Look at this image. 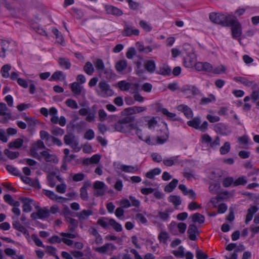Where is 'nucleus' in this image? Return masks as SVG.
Instances as JSON below:
<instances>
[{
	"label": "nucleus",
	"instance_id": "obj_1",
	"mask_svg": "<svg viewBox=\"0 0 259 259\" xmlns=\"http://www.w3.org/2000/svg\"><path fill=\"white\" fill-rule=\"evenodd\" d=\"M209 19L213 23L222 26H229L232 16L229 14L211 13L209 14Z\"/></svg>",
	"mask_w": 259,
	"mask_h": 259
},
{
	"label": "nucleus",
	"instance_id": "obj_2",
	"mask_svg": "<svg viewBox=\"0 0 259 259\" xmlns=\"http://www.w3.org/2000/svg\"><path fill=\"white\" fill-rule=\"evenodd\" d=\"M46 148L44 143L41 140H38L36 143L32 144L30 149V154L33 157L40 160L41 156L37 152V151L39 149H42Z\"/></svg>",
	"mask_w": 259,
	"mask_h": 259
},
{
	"label": "nucleus",
	"instance_id": "obj_3",
	"mask_svg": "<svg viewBox=\"0 0 259 259\" xmlns=\"http://www.w3.org/2000/svg\"><path fill=\"white\" fill-rule=\"evenodd\" d=\"M64 141L65 144L70 146L73 149L75 150L77 149V151H79L80 150V148H78V142L73 134L65 135Z\"/></svg>",
	"mask_w": 259,
	"mask_h": 259
},
{
	"label": "nucleus",
	"instance_id": "obj_4",
	"mask_svg": "<svg viewBox=\"0 0 259 259\" xmlns=\"http://www.w3.org/2000/svg\"><path fill=\"white\" fill-rule=\"evenodd\" d=\"M229 26L231 28L232 36L234 38H237L241 35V26L239 22L232 18L230 21Z\"/></svg>",
	"mask_w": 259,
	"mask_h": 259
},
{
	"label": "nucleus",
	"instance_id": "obj_5",
	"mask_svg": "<svg viewBox=\"0 0 259 259\" xmlns=\"http://www.w3.org/2000/svg\"><path fill=\"white\" fill-rule=\"evenodd\" d=\"M140 32L139 29L136 28L132 25L126 23L124 26V29L122 32V35L123 36L130 37L132 35L138 36Z\"/></svg>",
	"mask_w": 259,
	"mask_h": 259
},
{
	"label": "nucleus",
	"instance_id": "obj_6",
	"mask_svg": "<svg viewBox=\"0 0 259 259\" xmlns=\"http://www.w3.org/2000/svg\"><path fill=\"white\" fill-rule=\"evenodd\" d=\"M214 130L216 133L223 136L229 135L231 133V128L223 123H217L214 126Z\"/></svg>",
	"mask_w": 259,
	"mask_h": 259
},
{
	"label": "nucleus",
	"instance_id": "obj_7",
	"mask_svg": "<svg viewBox=\"0 0 259 259\" xmlns=\"http://www.w3.org/2000/svg\"><path fill=\"white\" fill-rule=\"evenodd\" d=\"M98 86L102 92V97L111 96L113 94V91L110 89L109 85L105 81H101Z\"/></svg>",
	"mask_w": 259,
	"mask_h": 259
},
{
	"label": "nucleus",
	"instance_id": "obj_8",
	"mask_svg": "<svg viewBox=\"0 0 259 259\" xmlns=\"http://www.w3.org/2000/svg\"><path fill=\"white\" fill-rule=\"evenodd\" d=\"M145 107L133 106L125 108L122 111V114H130L132 116L133 114L139 113L146 110Z\"/></svg>",
	"mask_w": 259,
	"mask_h": 259
},
{
	"label": "nucleus",
	"instance_id": "obj_9",
	"mask_svg": "<svg viewBox=\"0 0 259 259\" xmlns=\"http://www.w3.org/2000/svg\"><path fill=\"white\" fill-rule=\"evenodd\" d=\"M117 85L118 88L121 91H128L131 89V86L133 85L134 87L133 92L137 91L139 87V83H131L130 82H127L125 80H121L119 81L117 83Z\"/></svg>",
	"mask_w": 259,
	"mask_h": 259
},
{
	"label": "nucleus",
	"instance_id": "obj_10",
	"mask_svg": "<svg viewBox=\"0 0 259 259\" xmlns=\"http://www.w3.org/2000/svg\"><path fill=\"white\" fill-rule=\"evenodd\" d=\"M19 199L23 203L22 206L23 211L25 212H29L32 211L33 200L27 197H20Z\"/></svg>",
	"mask_w": 259,
	"mask_h": 259
},
{
	"label": "nucleus",
	"instance_id": "obj_11",
	"mask_svg": "<svg viewBox=\"0 0 259 259\" xmlns=\"http://www.w3.org/2000/svg\"><path fill=\"white\" fill-rule=\"evenodd\" d=\"M8 110L6 104L4 103H0V116H4V117L0 119L1 122L5 123L7 122L8 119L11 118V114L7 113L6 111Z\"/></svg>",
	"mask_w": 259,
	"mask_h": 259
},
{
	"label": "nucleus",
	"instance_id": "obj_12",
	"mask_svg": "<svg viewBox=\"0 0 259 259\" xmlns=\"http://www.w3.org/2000/svg\"><path fill=\"white\" fill-rule=\"evenodd\" d=\"M189 234V238L191 240L195 241L197 240V236L199 235V232L196 226L194 224H190L187 230Z\"/></svg>",
	"mask_w": 259,
	"mask_h": 259
},
{
	"label": "nucleus",
	"instance_id": "obj_13",
	"mask_svg": "<svg viewBox=\"0 0 259 259\" xmlns=\"http://www.w3.org/2000/svg\"><path fill=\"white\" fill-rule=\"evenodd\" d=\"M195 69L199 71H205L210 72L212 71V66L208 62H199L195 64Z\"/></svg>",
	"mask_w": 259,
	"mask_h": 259
},
{
	"label": "nucleus",
	"instance_id": "obj_14",
	"mask_svg": "<svg viewBox=\"0 0 259 259\" xmlns=\"http://www.w3.org/2000/svg\"><path fill=\"white\" fill-rule=\"evenodd\" d=\"M105 9L106 13L109 15H112L117 17L123 15L122 10L111 5H106L105 6Z\"/></svg>",
	"mask_w": 259,
	"mask_h": 259
},
{
	"label": "nucleus",
	"instance_id": "obj_15",
	"mask_svg": "<svg viewBox=\"0 0 259 259\" xmlns=\"http://www.w3.org/2000/svg\"><path fill=\"white\" fill-rule=\"evenodd\" d=\"M144 67L145 71H147L150 74L156 72V64L153 60H146L144 63Z\"/></svg>",
	"mask_w": 259,
	"mask_h": 259
},
{
	"label": "nucleus",
	"instance_id": "obj_16",
	"mask_svg": "<svg viewBox=\"0 0 259 259\" xmlns=\"http://www.w3.org/2000/svg\"><path fill=\"white\" fill-rule=\"evenodd\" d=\"M196 56L194 53H192L190 55H188L185 58L183 61V64L187 68H191L193 66L195 67Z\"/></svg>",
	"mask_w": 259,
	"mask_h": 259
},
{
	"label": "nucleus",
	"instance_id": "obj_17",
	"mask_svg": "<svg viewBox=\"0 0 259 259\" xmlns=\"http://www.w3.org/2000/svg\"><path fill=\"white\" fill-rule=\"evenodd\" d=\"M48 150L43 151L40 153V155L41 157L45 158V160L46 162H53L57 163L58 162V159L57 156L54 154H51L49 153Z\"/></svg>",
	"mask_w": 259,
	"mask_h": 259
},
{
	"label": "nucleus",
	"instance_id": "obj_18",
	"mask_svg": "<svg viewBox=\"0 0 259 259\" xmlns=\"http://www.w3.org/2000/svg\"><path fill=\"white\" fill-rule=\"evenodd\" d=\"M114 128L116 131L122 133L129 132L128 125L119 120L116 123L113 125Z\"/></svg>",
	"mask_w": 259,
	"mask_h": 259
},
{
	"label": "nucleus",
	"instance_id": "obj_19",
	"mask_svg": "<svg viewBox=\"0 0 259 259\" xmlns=\"http://www.w3.org/2000/svg\"><path fill=\"white\" fill-rule=\"evenodd\" d=\"M171 70L170 67L166 64H163L159 67L156 71V73L163 76H169L171 74Z\"/></svg>",
	"mask_w": 259,
	"mask_h": 259
},
{
	"label": "nucleus",
	"instance_id": "obj_20",
	"mask_svg": "<svg viewBox=\"0 0 259 259\" xmlns=\"http://www.w3.org/2000/svg\"><path fill=\"white\" fill-rule=\"evenodd\" d=\"M234 80L239 81L247 87H251L252 89L257 88V84L253 81H250L243 77H235Z\"/></svg>",
	"mask_w": 259,
	"mask_h": 259
},
{
	"label": "nucleus",
	"instance_id": "obj_21",
	"mask_svg": "<svg viewBox=\"0 0 259 259\" xmlns=\"http://www.w3.org/2000/svg\"><path fill=\"white\" fill-rule=\"evenodd\" d=\"M59 65L63 69H69L71 66V63L68 58L60 57L58 59Z\"/></svg>",
	"mask_w": 259,
	"mask_h": 259
},
{
	"label": "nucleus",
	"instance_id": "obj_22",
	"mask_svg": "<svg viewBox=\"0 0 259 259\" xmlns=\"http://www.w3.org/2000/svg\"><path fill=\"white\" fill-rule=\"evenodd\" d=\"M177 109L182 111L187 118H192L193 116V112L192 110L187 105L181 104L178 106Z\"/></svg>",
	"mask_w": 259,
	"mask_h": 259
},
{
	"label": "nucleus",
	"instance_id": "obj_23",
	"mask_svg": "<svg viewBox=\"0 0 259 259\" xmlns=\"http://www.w3.org/2000/svg\"><path fill=\"white\" fill-rule=\"evenodd\" d=\"M93 214V212L92 210L90 209H84L79 212H77L76 213V217L80 222H83L84 220H87L89 217Z\"/></svg>",
	"mask_w": 259,
	"mask_h": 259
},
{
	"label": "nucleus",
	"instance_id": "obj_24",
	"mask_svg": "<svg viewBox=\"0 0 259 259\" xmlns=\"http://www.w3.org/2000/svg\"><path fill=\"white\" fill-rule=\"evenodd\" d=\"M4 252L7 255L11 257L12 259H24V255H18L16 251L12 248H7L5 249Z\"/></svg>",
	"mask_w": 259,
	"mask_h": 259
},
{
	"label": "nucleus",
	"instance_id": "obj_25",
	"mask_svg": "<svg viewBox=\"0 0 259 259\" xmlns=\"http://www.w3.org/2000/svg\"><path fill=\"white\" fill-rule=\"evenodd\" d=\"M66 79V76L64 74V73L62 71H57L55 72L51 76V78L49 79L50 81L51 80H65Z\"/></svg>",
	"mask_w": 259,
	"mask_h": 259
},
{
	"label": "nucleus",
	"instance_id": "obj_26",
	"mask_svg": "<svg viewBox=\"0 0 259 259\" xmlns=\"http://www.w3.org/2000/svg\"><path fill=\"white\" fill-rule=\"evenodd\" d=\"M178 183V180L176 179H174L168 184L165 186L164 191L167 193L172 192L177 187Z\"/></svg>",
	"mask_w": 259,
	"mask_h": 259
},
{
	"label": "nucleus",
	"instance_id": "obj_27",
	"mask_svg": "<svg viewBox=\"0 0 259 259\" xmlns=\"http://www.w3.org/2000/svg\"><path fill=\"white\" fill-rule=\"evenodd\" d=\"M38 218L39 219H45L48 218L50 215V211L46 207L44 208H39L37 210Z\"/></svg>",
	"mask_w": 259,
	"mask_h": 259
},
{
	"label": "nucleus",
	"instance_id": "obj_28",
	"mask_svg": "<svg viewBox=\"0 0 259 259\" xmlns=\"http://www.w3.org/2000/svg\"><path fill=\"white\" fill-rule=\"evenodd\" d=\"M70 88L71 91L75 95H79L81 93L82 88L79 82H74L71 84Z\"/></svg>",
	"mask_w": 259,
	"mask_h": 259
},
{
	"label": "nucleus",
	"instance_id": "obj_29",
	"mask_svg": "<svg viewBox=\"0 0 259 259\" xmlns=\"http://www.w3.org/2000/svg\"><path fill=\"white\" fill-rule=\"evenodd\" d=\"M191 218L193 223L198 222L199 224H203L205 221L204 216L198 212H196L191 215Z\"/></svg>",
	"mask_w": 259,
	"mask_h": 259
},
{
	"label": "nucleus",
	"instance_id": "obj_30",
	"mask_svg": "<svg viewBox=\"0 0 259 259\" xmlns=\"http://www.w3.org/2000/svg\"><path fill=\"white\" fill-rule=\"evenodd\" d=\"M23 140L21 138H18L14 141L11 142L9 144L10 148L19 149L22 146Z\"/></svg>",
	"mask_w": 259,
	"mask_h": 259
},
{
	"label": "nucleus",
	"instance_id": "obj_31",
	"mask_svg": "<svg viewBox=\"0 0 259 259\" xmlns=\"http://www.w3.org/2000/svg\"><path fill=\"white\" fill-rule=\"evenodd\" d=\"M97 70L99 72H104L105 74L107 73V70H104L105 66L103 61L100 59H97L96 62L94 63Z\"/></svg>",
	"mask_w": 259,
	"mask_h": 259
},
{
	"label": "nucleus",
	"instance_id": "obj_32",
	"mask_svg": "<svg viewBox=\"0 0 259 259\" xmlns=\"http://www.w3.org/2000/svg\"><path fill=\"white\" fill-rule=\"evenodd\" d=\"M52 32L56 36V38L57 39V42L60 43L61 45H64V39L62 33L56 28L53 29Z\"/></svg>",
	"mask_w": 259,
	"mask_h": 259
},
{
	"label": "nucleus",
	"instance_id": "obj_33",
	"mask_svg": "<svg viewBox=\"0 0 259 259\" xmlns=\"http://www.w3.org/2000/svg\"><path fill=\"white\" fill-rule=\"evenodd\" d=\"M168 200L171 202L175 206L180 205L182 203L181 197L177 195H170L168 198Z\"/></svg>",
	"mask_w": 259,
	"mask_h": 259
},
{
	"label": "nucleus",
	"instance_id": "obj_34",
	"mask_svg": "<svg viewBox=\"0 0 259 259\" xmlns=\"http://www.w3.org/2000/svg\"><path fill=\"white\" fill-rule=\"evenodd\" d=\"M201 123V121L199 118L195 117L192 120H189L187 122V124L192 127L196 129L199 128V125Z\"/></svg>",
	"mask_w": 259,
	"mask_h": 259
},
{
	"label": "nucleus",
	"instance_id": "obj_35",
	"mask_svg": "<svg viewBox=\"0 0 259 259\" xmlns=\"http://www.w3.org/2000/svg\"><path fill=\"white\" fill-rule=\"evenodd\" d=\"M84 71L88 75H91L94 72L93 64L89 61L87 62L83 67Z\"/></svg>",
	"mask_w": 259,
	"mask_h": 259
},
{
	"label": "nucleus",
	"instance_id": "obj_36",
	"mask_svg": "<svg viewBox=\"0 0 259 259\" xmlns=\"http://www.w3.org/2000/svg\"><path fill=\"white\" fill-rule=\"evenodd\" d=\"M161 170L159 168H155L146 174V177L149 179H153L156 175L160 174Z\"/></svg>",
	"mask_w": 259,
	"mask_h": 259
},
{
	"label": "nucleus",
	"instance_id": "obj_37",
	"mask_svg": "<svg viewBox=\"0 0 259 259\" xmlns=\"http://www.w3.org/2000/svg\"><path fill=\"white\" fill-rule=\"evenodd\" d=\"M44 193L50 198L51 199L53 200H57L58 199L62 198L61 197H58L54 192L50 190H43Z\"/></svg>",
	"mask_w": 259,
	"mask_h": 259
},
{
	"label": "nucleus",
	"instance_id": "obj_38",
	"mask_svg": "<svg viewBox=\"0 0 259 259\" xmlns=\"http://www.w3.org/2000/svg\"><path fill=\"white\" fill-rule=\"evenodd\" d=\"M220 188L221 186L219 183H213L210 184L209 186V190L211 193L213 194H217L218 193Z\"/></svg>",
	"mask_w": 259,
	"mask_h": 259
},
{
	"label": "nucleus",
	"instance_id": "obj_39",
	"mask_svg": "<svg viewBox=\"0 0 259 259\" xmlns=\"http://www.w3.org/2000/svg\"><path fill=\"white\" fill-rule=\"evenodd\" d=\"M109 224L117 232H120L122 230L121 225L119 223L116 222V221L113 219H110L109 220Z\"/></svg>",
	"mask_w": 259,
	"mask_h": 259
},
{
	"label": "nucleus",
	"instance_id": "obj_40",
	"mask_svg": "<svg viewBox=\"0 0 259 259\" xmlns=\"http://www.w3.org/2000/svg\"><path fill=\"white\" fill-rule=\"evenodd\" d=\"M10 44V42L9 41L5 40L3 39L1 40V46H2V50L3 53H2V54H0L1 57H3V58L5 57V56H6L5 53H6L7 49L9 48Z\"/></svg>",
	"mask_w": 259,
	"mask_h": 259
},
{
	"label": "nucleus",
	"instance_id": "obj_41",
	"mask_svg": "<svg viewBox=\"0 0 259 259\" xmlns=\"http://www.w3.org/2000/svg\"><path fill=\"white\" fill-rule=\"evenodd\" d=\"M127 66V62L125 60H120L118 61L115 65L116 70L121 72L123 71Z\"/></svg>",
	"mask_w": 259,
	"mask_h": 259
},
{
	"label": "nucleus",
	"instance_id": "obj_42",
	"mask_svg": "<svg viewBox=\"0 0 259 259\" xmlns=\"http://www.w3.org/2000/svg\"><path fill=\"white\" fill-rule=\"evenodd\" d=\"M13 228L16 230L23 233L26 228L22 225L18 221H14L12 223Z\"/></svg>",
	"mask_w": 259,
	"mask_h": 259
},
{
	"label": "nucleus",
	"instance_id": "obj_43",
	"mask_svg": "<svg viewBox=\"0 0 259 259\" xmlns=\"http://www.w3.org/2000/svg\"><path fill=\"white\" fill-rule=\"evenodd\" d=\"M11 67L9 64L4 65L1 69L2 75L3 77L7 78L9 76V71L11 70Z\"/></svg>",
	"mask_w": 259,
	"mask_h": 259
},
{
	"label": "nucleus",
	"instance_id": "obj_44",
	"mask_svg": "<svg viewBox=\"0 0 259 259\" xmlns=\"http://www.w3.org/2000/svg\"><path fill=\"white\" fill-rule=\"evenodd\" d=\"M4 153L5 154L11 159H14L17 158L19 155V152H13L7 149L5 150Z\"/></svg>",
	"mask_w": 259,
	"mask_h": 259
},
{
	"label": "nucleus",
	"instance_id": "obj_45",
	"mask_svg": "<svg viewBox=\"0 0 259 259\" xmlns=\"http://www.w3.org/2000/svg\"><path fill=\"white\" fill-rule=\"evenodd\" d=\"M230 143L229 142H226L220 149L221 154L224 155L228 153L230 151Z\"/></svg>",
	"mask_w": 259,
	"mask_h": 259
},
{
	"label": "nucleus",
	"instance_id": "obj_46",
	"mask_svg": "<svg viewBox=\"0 0 259 259\" xmlns=\"http://www.w3.org/2000/svg\"><path fill=\"white\" fill-rule=\"evenodd\" d=\"M178 249V250H173L172 253L177 257H184L185 256L184 248L182 246H180Z\"/></svg>",
	"mask_w": 259,
	"mask_h": 259
},
{
	"label": "nucleus",
	"instance_id": "obj_47",
	"mask_svg": "<svg viewBox=\"0 0 259 259\" xmlns=\"http://www.w3.org/2000/svg\"><path fill=\"white\" fill-rule=\"evenodd\" d=\"M66 105L72 109H76L78 108V105L76 101L71 99H68L65 101Z\"/></svg>",
	"mask_w": 259,
	"mask_h": 259
},
{
	"label": "nucleus",
	"instance_id": "obj_48",
	"mask_svg": "<svg viewBox=\"0 0 259 259\" xmlns=\"http://www.w3.org/2000/svg\"><path fill=\"white\" fill-rule=\"evenodd\" d=\"M247 180L244 176L240 177L234 181L233 185L237 186L239 185H245L247 183Z\"/></svg>",
	"mask_w": 259,
	"mask_h": 259
},
{
	"label": "nucleus",
	"instance_id": "obj_49",
	"mask_svg": "<svg viewBox=\"0 0 259 259\" xmlns=\"http://www.w3.org/2000/svg\"><path fill=\"white\" fill-rule=\"evenodd\" d=\"M120 169L126 172H134L138 170L136 167H134L131 165H122Z\"/></svg>",
	"mask_w": 259,
	"mask_h": 259
},
{
	"label": "nucleus",
	"instance_id": "obj_50",
	"mask_svg": "<svg viewBox=\"0 0 259 259\" xmlns=\"http://www.w3.org/2000/svg\"><path fill=\"white\" fill-rule=\"evenodd\" d=\"M160 111L169 119H174V120H178V119L175 118L176 116V114L174 113L169 112L167 109L162 108Z\"/></svg>",
	"mask_w": 259,
	"mask_h": 259
},
{
	"label": "nucleus",
	"instance_id": "obj_51",
	"mask_svg": "<svg viewBox=\"0 0 259 259\" xmlns=\"http://www.w3.org/2000/svg\"><path fill=\"white\" fill-rule=\"evenodd\" d=\"M6 168L9 172L12 174L14 176H19L21 175L20 171L17 168H16V167H14L12 165H7Z\"/></svg>",
	"mask_w": 259,
	"mask_h": 259
},
{
	"label": "nucleus",
	"instance_id": "obj_52",
	"mask_svg": "<svg viewBox=\"0 0 259 259\" xmlns=\"http://www.w3.org/2000/svg\"><path fill=\"white\" fill-rule=\"evenodd\" d=\"M110 244H109V243H107L102 246L96 247L95 249V250L101 253H105L110 248Z\"/></svg>",
	"mask_w": 259,
	"mask_h": 259
},
{
	"label": "nucleus",
	"instance_id": "obj_53",
	"mask_svg": "<svg viewBox=\"0 0 259 259\" xmlns=\"http://www.w3.org/2000/svg\"><path fill=\"white\" fill-rule=\"evenodd\" d=\"M136 64L137 66L136 69V73L139 76L141 77L145 72L144 69L142 68V62L138 61Z\"/></svg>",
	"mask_w": 259,
	"mask_h": 259
},
{
	"label": "nucleus",
	"instance_id": "obj_54",
	"mask_svg": "<svg viewBox=\"0 0 259 259\" xmlns=\"http://www.w3.org/2000/svg\"><path fill=\"white\" fill-rule=\"evenodd\" d=\"M215 101V97L212 94H210L209 95V97L202 98L201 100V104L203 105H205L211 102L212 101Z\"/></svg>",
	"mask_w": 259,
	"mask_h": 259
},
{
	"label": "nucleus",
	"instance_id": "obj_55",
	"mask_svg": "<svg viewBox=\"0 0 259 259\" xmlns=\"http://www.w3.org/2000/svg\"><path fill=\"white\" fill-rule=\"evenodd\" d=\"M123 115H126V116L125 117L122 118L120 120L127 125L131 122H133L135 119V118L134 116H131L130 114H123Z\"/></svg>",
	"mask_w": 259,
	"mask_h": 259
},
{
	"label": "nucleus",
	"instance_id": "obj_56",
	"mask_svg": "<svg viewBox=\"0 0 259 259\" xmlns=\"http://www.w3.org/2000/svg\"><path fill=\"white\" fill-rule=\"evenodd\" d=\"M158 238L160 242L165 244L169 238V235L166 232H162L159 234Z\"/></svg>",
	"mask_w": 259,
	"mask_h": 259
},
{
	"label": "nucleus",
	"instance_id": "obj_57",
	"mask_svg": "<svg viewBox=\"0 0 259 259\" xmlns=\"http://www.w3.org/2000/svg\"><path fill=\"white\" fill-rule=\"evenodd\" d=\"M51 133L54 136H62L64 134V131L60 127L54 126L51 130Z\"/></svg>",
	"mask_w": 259,
	"mask_h": 259
},
{
	"label": "nucleus",
	"instance_id": "obj_58",
	"mask_svg": "<svg viewBox=\"0 0 259 259\" xmlns=\"http://www.w3.org/2000/svg\"><path fill=\"white\" fill-rule=\"evenodd\" d=\"M139 25L146 31L149 32L152 30V27L150 26L145 21H140L139 22Z\"/></svg>",
	"mask_w": 259,
	"mask_h": 259
},
{
	"label": "nucleus",
	"instance_id": "obj_59",
	"mask_svg": "<svg viewBox=\"0 0 259 259\" xmlns=\"http://www.w3.org/2000/svg\"><path fill=\"white\" fill-rule=\"evenodd\" d=\"M169 137L168 132H167L162 137H157V144H162L166 142Z\"/></svg>",
	"mask_w": 259,
	"mask_h": 259
},
{
	"label": "nucleus",
	"instance_id": "obj_60",
	"mask_svg": "<svg viewBox=\"0 0 259 259\" xmlns=\"http://www.w3.org/2000/svg\"><path fill=\"white\" fill-rule=\"evenodd\" d=\"M176 157L165 159L163 160V163L166 166H171L175 164V161H176Z\"/></svg>",
	"mask_w": 259,
	"mask_h": 259
},
{
	"label": "nucleus",
	"instance_id": "obj_61",
	"mask_svg": "<svg viewBox=\"0 0 259 259\" xmlns=\"http://www.w3.org/2000/svg\"><path fill=\"white\" fill-rule=\"evenodd\" d=\"M80 192L81 198L83 200L87 201L88 200L89 197L87 189L85 188V187H82L80 189Z\"/></svg>",
	"mask_w": 259,
	"mask_h": 259
},
{
	"label": "nucleus",
	"instance_id": "obj_62",
	"mask_svg": "<svg viewBox=\"0 0 259 259\" xmlns=\"http://www.w3.org/2000/svg\"><path fill=\"white\" fill-rule=\"evenodd\" d=\"M196 257L197 259H207L208 258L207 255L198 248L196 250Z\"/></svg>",
	"mask_w": 259,
	"mask_h": 259
},
{
	"label": "nucleus",
	"instance_id": "obj_63",
	"mask_svg": "<svg viewBox=\"0 0 259 259\" xmlns=\"http://www.w3.org/2000/svg\"><path fill=\"white\" fill-rule=\"evenodd\" d=\"M32 239L37 246L41 247H45V246L43 244L41 240L38 238L36 234H34L32 235Z\"/></svg>",
	"mask_w": 259,
	"mask_h": 259
},
{
	"label": "nucleus",
	"instance_id": "obj_64",
	"mask_svg": "<svg viewBox=\"0 0 259 259\" xmlns=\"http://www.w3.org/2000/svg\"><path fill=\"white\" fill-rule=\"evenodd\" d=\"M234 179L232 177H227L225 178L223 182V185L225 187H228L233 184Z\"/></svg>",
	"mask_w": 259,
	"mask_h": 259
}]
</instances>
